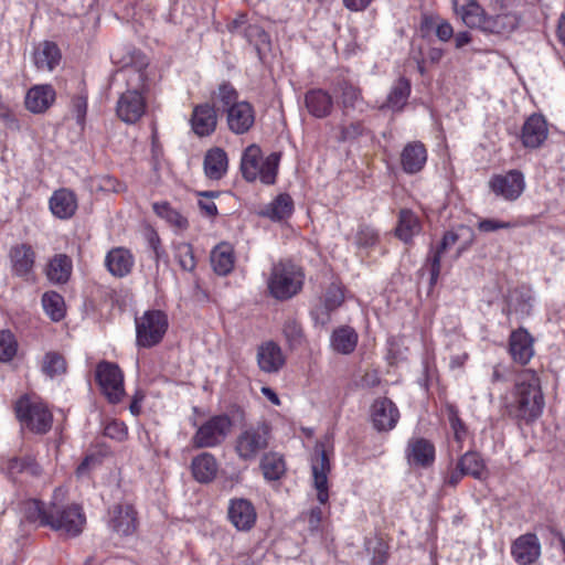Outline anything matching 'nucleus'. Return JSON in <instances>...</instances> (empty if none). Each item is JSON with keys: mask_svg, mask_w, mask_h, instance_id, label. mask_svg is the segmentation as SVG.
<instances>
[{"mask_svg": "<svg viewBox=\"0 0 565 565\" xmlns=\"http://www.w3.org/2000/svg\"><path fill=\"white\" fill-rule=\"evenodd\" d=\"M46 278L55 285L66 284L73 273V260L66 254H55L44 268Z\"/></svg>", "mask_w": 565, "mask_h": 565, "instance_id": "obj_30", "label": "nucleus"}, {"mask_svg": "<svg viewBox=\"0 0 565 565\" xmlns=\"http://www.w3.org/2000/svg\"><path fill=\"white\" fill-rule=\"evenodd\" d=\"M56 92L50 84L32 86L25 95V108L33 114L45 113L55 102Z\"/></svg>", "mask_w": 565, "mask_h": 565, "instance_id": "obj_26", "label": "nucleus"}, {"mask_svg": "<svg viewBox=\"0 0 565 565\" xmlns=\"http://www.w3.org/2000/svg\"><path fill=\"white\" fill-rule=\"evenodd\" d=\"M271 428L268 423L259 422L241 430L234 440V450L239 460L254 461L269 446Z\"/></svg>", "mask_w": 565, "mask_h": 565, "instance_id": "obj_7", "label": "nucleus"}, {"mask_svg": "<svg viewBox=\"0 0 565 565\" xmlns=\"http://www.w3.org/2000/svg\"><path fill=\"white\" fill-rule=\"evenodd\" d=\"M148 64L145 55L136 53L131 56V62L119 70L126 81L127 90L117 100L116 114L126 124H136L146 114Z\"/></svg>", "mask_w": 565, "mask_h": 565, "instance_id": "obj_2", "label": "nucleus"}, {"mask_svg": "<svg viewBox=\"0 0 565 565\" xmlns=\"http://www.w3.org/2000/svg\"><path fill=\"white\" fill-rule=\"evenodd\" d=\"M455 13L469 29H479L484 32L488 14L477 0H452Z\"/></svg>", "mask_w": 565, "mask_h": 565, "instance_id": "obj_20", "label": "nucleus"}, {"mask_svg": "<svg viewBox=\"0 0 565 565\" xmlns=\"http://www.w3.org/2000/svg\"><path fill=\"white\" fill-rule=\"evenodd\" d=\"M359 341L356 331L349 326L337 328L331 334V347L340 354L352 353Z\"/></svg>", "mask_w": 565, "mask_h": 565, "instance_id": "obj_37", "label": "nucleus"}, {"mask_svg": "<svg viewBox=\"0 0 565 565\" xmlns=\"http://www.w3.org/2000/svg\"><path fill=\"white\" fill-rule=\"evenodd\" d=\"M135 257L126 247H114L105 257V267L116 278L128 276L134 268Z\"/></svg>", "mask_w": 565, "mask_h": 565, "instance_id": "obj_28", "label": "nucleus"}, {"mask_svg": "<svg viewBox=\"0 0 565 565\" xmlns=\"http://www.w3.org/2000/svg\"><path fill=\"white\" fill-rule=\"evenodd\" d=\"M18 343L10 331H0V362L11 361L17 354Z\"/></svg>", "mask_w": 565, "mask_h": 565, "instance_id": "obj_55", "label": "nucleus"}, {"mask_svg": "<svg viewBox=\"0 0 565 565\" xmlns=\"http://www.w3.org/2000/svg\"><path fill=\"white\" fill-rule=\"evenodd\" d=\"M260 469L267 481H277L284 477L286 463L281 455L268 452L260 460Z\"/></svg>", "mask_w": 565, "mask_h": 565, "instance_id": "obj_44", "label": "nucleus"}, {"mask_svg": "<svg viewBox=\"0 0 565 565\" xmlns=\"http://www.w3.org/2000/svg\"><path fill=\"white\" fill-rule=\"evenodd\" d=\"M545 408V397L539 373L524 369L516 373L512 388L504 398V415L519 427L533 425Z\"/></svg>", "mask_w": 565, "mask_h": 565, "instance_id": "obj_1", "label": "nucleus"}, {"mask_svg": "<svg viewBox=\"0 0 565 565\" xmlns=\"http://www.w3.org/2000/svg\"><path fill=\"white\" fill-rule=\"evenodd\" d=\"M371 419L373 427L377 431H388L396 426L399 419V412L391 399L380 397L372 404Z\"/></svg>", "mask_w": 565, "mask_h": 565, "instance_id": "obj_18", "label": "nucleus"}, {"mask_svg": "<svg viewBox=\"0 0 565 565\" xmlns=\"http://www.w3.org/2000/svg\"><path fill=\"white\" fill-rule=\"evenodd\" d=\"M455 47L457 50L462 49L463 46L470 44L472 42V35L468 31H460L454 34Z\"/></svg>", "mask_w": 565, "mask_h": 565, "instance_id": "obj_64", "label": "nucleus"}, {"mask_svg": "<svg viewBox=\"0 0 565 565\" xmlns=\"http://www.w3.org/2000/svg\"><path fill=\"white\" fill-rule=\"evenodd\" d=\"M511 554L520 565H530L536 562L541 555L537 536L533 533L519 536L511 545Z\"/></svg>", "mask_w": 565, "mask_h": 565, "instance_id": "obj_22", "label": "nucleus"}, {"mask_svg": "<svg viewBox=\"0 0 565 565\" xmlns=\"http://www.w3.org/2000/svg\"><path fill=\"white\" fill-rule=\"evenodd\" d=\"M535 339L523 327L512 330L508 338V353L513 363L525 366L535 354Z\"/></svg>", "mask_w": 565, "mask_h": 565, "instance_id": "obj_14", "label": "nucleus"}, {"mask_svg": "<svg viewBox=\"0 0 565 565\" xmlns=\"http://www.w3.org/2000/svg\"><path fill=\"white\" fill-rule=\"evenodd\" d=\"M33 60L39 70L52 71L61 60L60 49L53 42L40 43L35 47Z\"/></svg>", "mask_w": 565, "mask_h": 565, "instance_id": "obj_40", "label": "nucleus"}, {"mask_svg": "<svg viewBox=\"0 0 565 565\" xmlns=\"http://www.w3.org/2000/svg\"><path fill=\"white\" fill-rule=\"evenodd\" d=\"M286 362V358L278 344L273 341L263 343L257 351V363L266 373L278 372Z\"/></svg>", "mask_w": 565, "mask_h": 565, "instance_id": "obj_31", "label": "nucleus"}, {"mask_svg": "<svg viewBox=\"0 0 565 565\" xmlns=\"http://www.w3.org/2000/svg\"><path fill=\"white\" fill-rule=\"evenodd\" d=\"M294 212V200L289 194L277 195L270 203L265 205L259 215L274 222H280L289 218Z\"/></svg>", "mask_w": 565, "mask_h": 565, "instance_id": "obj_35", "label": "nucleus"}, {"mask_svg": "<svg viewBox=\"0 0 565 565\" xmlns=\"http://www.w3.org/2000/svg\"><path fill=\"white\" fill-rule=\"evenodd\" d=\"M72 113L76 116L77 122L83 125L87 114V94L81 92L74 95L71 100Z\"/></svg>", "mask_w": 565, "mask_h": 565, "instance_id": "obj_56", "label": "nucleus"}, {"mask_svg": "<svg viewBox=\"0 0 565 565\" xmlns=\"http://www.w3.org/2000/svg\"><path fill=\"white\" fill-rule=\"evenodd\" d=\"M95 379L102 393L109 403H119L124 395V374L120 367L108 361H102L96 365Z\"/></svg>", "mask_w": 565, "mask_h": 565, "instance_id": "obj_11", "label": "nucleus"}, {"mask_svg": "<svg viewBox=\"0 0 565 565\" xmlns=\"http://www.w3.org/2000/svg\"><path fill=\"white\" fill-rule=\"evenodd\" d=\"M280 153L273 152L263 158L262 149L257 145L248 146L241 161L243 177L247 181L260 180L264 184H274L276 182Z\"/></svg>", "mask_w": 565, "mask_h": 565, "instance_id": "obj_5", "label": "nucleus"}, {"mask_svg": "<svg viewBox=\"0 0 565 565\" xmlns=\"http://www.w3.org/2000/svg\"><path fill=\"white\" fill-rule=\"evenodd\" d=\"M488 185L495 196L513 202L523 194L526 183L523 173L518 169H512L492 174Z\"/></svg>", "mask_w": 565, "mask_h": 565, "instance_id": "obj_12", "label": "nucleus"}, {"mask_svg": "<svg viewBox=\"0 0 565 565\" xmlns=\"http://www.w3.org/2000/svg\"><path fill=\"white\" fill-rule=\"evenodd\" d=\"M427 161V149L420 141L408 142L401 153L404 172L414 174L423 170Z\"/></svg>", "mask_w": 565, "mask_h": 565, "instance_id": "obj_29", "label": "nucleus"}, {"mask_svg": "<svg viewBox=\"0 0 565 565\" xmlns=\"http://www.w3.org/2000/svg\"><path fill=\"white\" fill-rule=\"evenodd\" d=\"M255 117L254 106L246 100H241L226 111L227 127L233 134H246L253 128Z\"/></svg>", "mask_w": 565, "mask_h": 565, "instance_id": "obj_19", "label": "nucleus"}, {"mask_svg": "<svg viewBox=\"0 0 565 565\" xmlns=\"http://www.w3.org/2000/svg\"><path fill=\"white\" fill-rule=\"evenodd\" d=\"M174 258L183 270L192 271L196 266L192 245L179 243L174 247Z\"/></svg>", "mask_w": 565, "mask_h": 565, "instance_id": "obj_51", "label": "nucleus"}, {"mask_svg": "<svg viewBox=\"0 0 565 565\" xmlns=\"http://www.w3.org/2000/svg\"><path fill=\"white\" fill-rule=\"evenodd\" d=\"M327 521L324 511L319 508H312L309 512L308 524L311 532L322 531Z\"/></svg>", "mask_w": 565, "mask_h": 565, "instance_id": "obj_60", "label": "nucleus"}, {"mask_svg": "<svg viewBox=\"0 0 565 565\" xmlns=\"http://www.w3.org/2000/svg\"><path fill=\"white\" fill-rule=\"evenodd\" d=\"M519 24V18L513 12H502L497 15H489L486 22L484 32L505 34L516 29Z\"/></svg>", "mask_w": 565, "mask_h": 565, "instance_id": "obj_43", "label": "nucleus"}, {"mask_svg": "<svg viewBox=\"0 0 565 565\" xmlns=\"http://www.w3.org/2000/svg\"><path fill=\"white\" fill-rule=\"evenodd\" d=\"M423 225L419 216L409 209L398 212L395 236L405 244H412L413 238L422 232Z\"/></svg>", "mask_w": 565, "mask_h": 565, "instance_id": "obj_32", "label": "nucleus"}, {"mask_svg": "<svg viewBox=\"0 0 565 565\" xmlns=\"http://www.w3.org/2000/svg\"><path fill=\"white\" fill-rule=\"evenodd\" d=\"M458 463L466 476L478 480H486L489 477L487 465L477 451H467L459 458Z\"/></svg>", "mask_w": 565, "mask_h": 565, "instance_id": "obj_41", "label": "nucleus"}, {"mask_svg": "<svg viewBox=\"0 0 565 565\" xmlns=\"http://www.w3.org/2000/svg\"><path fill=\"white\" fill-rule=\"evenodd\" d=\"M12 275L21 278L24 282L34 284L36 281L35 263L36 253L31 244L18 243L11 246L9 250Z\"/></svg>", "mask_w": 565, "mask_h": 565, "instance_id": "obj_13", "label": "nucleus"}, {"mask_svg": "<svg viewBox=\"0 0 565 565\" xmlns=\"http://www.w3.org/2000/svg\"><path fill=\"white\" fill-rule=\"evenodd\" d=\"M232 427L233 420L228 415H214L198 427L191 444L198 449L217 447L226 439Z\"/></svg>", "mask_w": 565, "mask_h": 565, "instance_id": "obj_9", "label": "nucleus"}, {"mask_svg": "<svg viewBox=\"0 0 565 565\" xmlns=\"http://www.w3.org/2000/svg\"><path fill=\"white\" fill-rule=\"evenodd\" d=\"M321 307H318L315 311V318L322 324L330 321V316L344 302V289L341 282L332 281L324 290L321 296Z\"/></svg>", "mask_w": 565, "mask_h": 565, "instance_id": "obj_21", "label": "nucleus"}, {"mask_svg": "<svg viewBox=\"0 0 565 565\" xmlns=\"http://www.w3.org/2000/svg\"><path fill=\"white\" fill-rule=\"evenodd\" d=\"M358 241L363 245H374L379 241V235L372 228L362 227L358 232Z\"/></svg>", "mask_w": 565, "mask_h": 565, "instance_id": "obj_63", "label": "nucleus"}, {"mask_svg": "<svg viewBox=\"0 0 565 565\" xmlns=\"http://www.w3.org/2000/svg\"><path fill=\"white\" fill-rule=\"evenodd\" d=\"M390 542L383 535L376 537L375 545L371 548L372 556L370 559L371 565H385L390 558Z\"/></svg>", "mask_w": 565, "mask_h": 565, "instance_id": "obj_54", "label": "nucleus"}, {"mask_svg": "<svg viewBox=\"0 0 565 565\" xmlns=\"http://www.w3.org/2000/svg\"><path fill=\"white\" fill-rule=\"evenodd\" d=\"M67 493L68 491L64 487H58L54 490L45 523L53 531L68 537H75L84 531L86 515L81 504L75 502L64 503Z\"/></svg>", "mask_w": 565, "mask_h": 565, "instance_id": "obj_3", "label": "nucleus"}, {"mask_svg": "<svg viewBox=\"0 0 565 565\" xmlns=\"http://www.w3.org/2000/svg\"><path fill=\"white\" fill-rule=\"evenodd\" d=\"M458 234L454 231H448L444 234L440 245L431 252L428 256L427 262L429 264L430 271V281L431 284H436L441 269V256L450 247H452L458 242Z\"/></svg>", "mask_w": 565, "mask_h": 565, "instance_id": "obj_38", "label": "nucleus"}, {"mask_svg": "<svg viewBox=\"0 0 565 565\" xmlns=\"http://www.w3.org/2000/svg\"><path fill=\"white\" fill-rule=\"evenodd\" d=\"M361 98V89L350 83L341 86V103L344 110L354 107L355 103Z\"/></svg>", "mask_w": 565, "mask_h": 565, "instance_id": "obj_57", "label": "nucleus"}, {"mask_svg": "<svg viewBox=\"0 0 565 565\" xmlns=\"http://www.w3.org/2000/svg\"><path fill=\"white\" fill-rule=\"evenodd\" d=\"M217 469L216 458L210 452L195 456L191 462L193 478L201 483L211 482L216 477Z\"/></svg>", "mask_w": 565, "mask_h": 565, "instance_id": "obj_34", "label": "nucleus"}, {"mask_svg": "<svg viewBox=\"0 0 565 565\" xmlns=\"http://www.w3.org/2000/svg\"><path fill=\"white\" fill-rule=\"evenodd\" d=\"M405 457L413 468L427 469L435 463L436 448L431 440L415 436L406 445Z\"/></svg>", "mask_w": 565, "mask_h": 565, "instance_id": "obj_15", "label": "nucleus"}, {"mask_svg": "<svg viewBox=\"0 0 565 565\" xmlns=\"http://www.w3.org/2000/svg\"><path fill=\"white\" fill-rule=\"evenodd\" d=\"M227 516L238 531H249L256 524L257 512L254 504L244 498L230 500Z\"/></svg>", "mask_w": 565, "mask_h": 565, "instance_id": "obj_17", "label": "nucleus"}, {"mask_svg": "<svg viewBox=\"0 0 565 565\" xmlns=\"http://www.w3.org/2000/svg\"><path fill=\"white\" fill-rule=\"evenodd\" d=\"M212 99L221 105L227 111L233 105L241 103L238 92L230 82H223L217 89L212 93Z\"/></svg>", "mask_w": 565, "mask_h": 565, "instance_id": "obj_49", "label": "nucleus"}, {"mask_svg": "<svg viewBox=\"0 0 565 565\" xmlns=\"http://www.w3.org/2000/svg\"><path fill=\"white\" fill-rule=\"evenodd\" d=\"M332 454V437L326 435L323 438L317 441L311 458L313 486L317 490V499L321 504H326L329 500L328 476L331 471L330 457Z\"/></svg>", "mask_w": 565, "mask_h": 565, "instance_id": "obj_8", "label": "nucleus"}, {"mask_svg": "<svg viewBox=\"0 0 565 565\" xmlns=\"http://www.w3.org/2000/svg\"><path fill=\"white\" fill-rule=\"evenodd\" d=\"M65 358L58 352H47L42 361V371L50 377L62 375L66 372Z\"/></svg>", "mask_w": 565, "mask_h": 565, "instance_id": "obj_50", "label": "nucleus"}, {"mask_svg": "<svg viewBox=\"0 0 565 565\" xmlns=\"http://www.w3.org/2000/svg\"><path fill=\"white\" fill-rule=\"evenodd\" d=\"M211 264L218 275L230 274L235 265L234 248L228 243H221L211 253Z\"/></svg>", "mask_w": 565, "mask_h": 565, "instance_id": "obj_36", "label": "nucleus"}, {"mask_svg": "<svg viewBox=\"0 0 565 565\" xmlns=\"http://www.w3.org/2000/svg\"><path fill=\"white\" fill-rule=\"evenodd\" d=\"M20 512L23 519L30 523H39L42 526H49L45 523L49 516V505L44 507L43 502L35 499L22 501L20 504Z\"/></svg>", "mask_w": 565, "mask_h": 565, "instance_id": "obj_45", "label": "nucleus"}, {"mask_svg": "<svg viewBox=\"0 0 565 565\" xmlns=\"http://www.w3.org/2000/svg\"><path fill=\"white\" fill-rule=\"evenodd\" d=\"M340 140L347 141L351 139H355L363 135L364 125L361 120H354L349 124H342L340 127Z\"/></svg>", "mask_w": 565, "mask_h": 565, "instance_id": "obj_58", "label": "nucleus"}, {"mask_svg": "<svg viewBox=\"0 0 565 565\" xmlns=\"http://www.w3.org/2000/svg\"><path fill=\"white\" fill-rule=\"evenodd\" d=\"M21 426L35 434L47 433L53 423V415L46 403L35 394L20 396L13 406Z\"/></svg>", "mask_w": 565, "mask_h": 565, "instance_id": "obj_4", "label": "nucleus"}, {"mask_svg": "<svg viewBox=\"0 0 565 565\" xmlns=\"http://www.w3.org/2000/svg\"><path fill=\"white\" fill-rule=\"evenodd\" d=\"M6 469L9 476L14 479L22 475L39 477L42 473V468L39 462L29 455L11 458L8 460Z\"/></svg>", "mask_w": 565, "mask_h": 565, "instance_id": "obj_42", "label": "nucleus"}, {"mask_svg": "<svg viewBox=\"0 0 565 565\" xmlns=\"http://www.w3.org/2000/svg\"><path fill=\"white\" fill-rule=\"evenodd\" d=\"M227 154L221 148L210 149L204 158V171L209 179L220 180L227 170Z\"/></svg>", "mask_w": 565, "mask_h": 565, "instance_id": "obj_39", "label": "nucleus"}, {"mask_svg": "<svg viewBox=\"0 0 565 565\" xmlns=\"http://www.w3.org/2000/svg\"><path fill=\"white\" fill-rule=\"evenodd\" d=\"M108 527L118 536H129L138 527L137 511L130 504L114 505L108 512Z\"/></svg>", "mask_w": 565, "mask_h": 565, "instance_id": "obj_16", "label": "nucleus"}, {"mask_svg": "<svg viewBox=\"0 0 565 565\" xmlns=\"http://www.w3.org/2000/svg\"><path fill=\"white\" fill-rule=\"evenodd\" d=\"M519 220L502 221L498 218H482L478 222L477 228L481 233H491L500 230H509L522 225Z\"/></svg>", "mask_w": 565, "mask_h": 565, "instance_id": "obj_53", "label": "nucleus"}, {"mask_svg": "<svg viewBox=\"0 0 565 565\" xmlns=\"http://www.w3.org/2000/svg\"><path fill=\"white\" fill-rule=\"evenodd\" d=\"M169 327L167 315L161 310H148L136 319L137 343L143 348L157 345Z\"/></svg>", "mask_w": 565, "mask_h": 565, "instance_id": "obj_10", "label": "nucleus"}, {"mask_svg": "<svg viewBox=\"0 0 565 565\" xmlns=\"http://www.w3.org/2000/svg\"><path fill=\"white\" fill-rule=\"evenodd\" d=\"M49 207L55 217L70 220L78 209L77 195L66 188L55 190L49 200Z\"/></svg>", "mask_w": 565, "mask_h": 565, "instance_id": "obj_23", "label": "nucleus"}, {"mask_svg": "<svg viewBox=\"0 0 565 565\" xmlns=\"http://www.w3.org/2000/svg\"><path fill=\"white\" fill-rule=\"evenodd\" d=\"M93 186L100 192L122 193L127 190V185L118 179L105 174L93 179Z\"/></svg>", "mask_w": 565, "mask_h": 565, "instance_id": "obj_52", "label": "nucleus"}, {"mask_svg": "<svg viewBox=\"0 0 565 565\" xmlns=\"http://www.w3.org/2000/svg\"><path fill=\"white\" fill-rule=\"evenodd\" d=\"M104 434L109 438L122 441L127 438L128 430L122 422L111 420L105 426Z\"/></svg>", "mask_w": 565, "mask_h": 565, "instance_id": "obj_59", "label": "nucleus"}, {"mask_svg": "<svg viewBox=\"0 0 565 565\" xmlns=\"http://www.w3.org/2000/svg\"><path fill=\"white\" fill-rule=\"evenodd\" d=\"M454 34H455L454 28L448 21L443 20L440 23L437 24L436 36L440 41L448 42L450 39L454 38Z\"/></svg>", "mask_w": 565, "mask_h": 565, "instance_id": "obj_62", "label": "nucleus"}, {"mask_svg": "<svg viewBox=\"0 0 565 565\" xmlns=\"http://www.w3.org/2000/svg\"><path fill=\"white\" fill-rule=\"evenodd\" d=\"M465 472L457 462L455 467H448L447 471L444 475V486L446 487H456L461 479L465 477Z\"/></svg>", "mask_w": 565, "mask_h": 565, "instance_id": "obj_61", "label": "nucleus"}, {"mask_svg": "<svg viewBox=\"0 0 565 565\" xmlns=\"http://www.w3.org/2000/svg\"><path fill=\"white\" fill-rule=\"evenodd\" d=\"M191 127L199 137L212 135L217 126V114L213 105L205 103L196 105L191 115Z\"/></svg>", "mask_w": 565, "mask_h": 565, "instance_id": "obj_24", "label": "nucleus"}, {"mask_svg": "<svg viewBox=\"0 0 565 565\" xmlns=\"http://www.w3.org/2000/svg\"><path fill=\"white\" fill-rule=\"evenodd\" d=\"M411 94V82L401 77L392 88L387 97V107L393 110H402Z\"/></svg>", "mask_w": 565, "mask_h": 565, "instance_id": "obj_47", "label": "nucleus"}, {"mask_svg": "<svg viewBox=\"0 0 565 565\" xmlns=\"http://www.w3.org/2000/svg\"><path fill=\"white\" fill-rule=\"evenodd\" d=\"M305 107L317 119L329 117L334 108L332 95L322 88H311L305 94Z\"/></svg>", "mask_w": 565, "mask_h": 565, "instance_id": "obj_25", "label": "nucleus"}, {"mask_svg": "<svg viewBox=\"0 0 565 565\" xmlns=\"http://www.w3.org/2000/svg\"><path fill=\"white\" fill-rule=\"evenodd\" d=\"M547 124L542 115L533 114L523 124L521 141L525 148H539L546 140Z\"/></svg>", "mask_w": 565, "mask_h": 565, "instance_id": "obj_27", "label": "nucleus"}, {"mask_svg": "<svg viewBox=\"0 0 565 565\" xmlns=\"http://www.w3.org/2000/svg\"><path fill=\"white\" fill-rule=\"evenodd\" d=\"M42 306L45 313L53 321H61L65 317L66 308L64 298L56 291H46L42 296Z\"/></svg>", "mask_w": 565, "mask_h": 565, "instance_id": "obj_46", "label": "nucleus"}, {"mask_svg": "<svg viewBox=\"0 0 565 565\" xmlns=\"http://www.w3.org/2000/svg\"><path fill=\"white\" fill-rule=\"evenodd\" d=\"M302 268L290 260H281L273 266L268 289L277 300H288L300 292L303 286Z\"/></svg>", "mask_w": 565, "mask_h": 565, "instance_id": "obj_6", "label": "nucleus"}, {"mask_svg": "<svg viewBox=\"0 0 565 565\" xmlns=\"http://www.w3.org/2000/svg\"><path fill=\"white\" fill-rule=\"evenodd\" d=\"M153 212L166 220L171 226L185 230L189 226L188 220L168 202H157L152 205Z\"/></svg>", "mask_w": 565, "mask_h": 565, "instance_id": "obj_48", "label": "nucleus"}, {"mask_svg": "<svg viewBox=\"0 0 565 565\" xmlns=\"http://www.w3.org/2000/svg\"><path fill=\"white\" fill-rule=\"evenodd\" d=\"M445 414L448 419L450 430L452 433L451 448L459 452L462 450L463 443L469 436V430L466 423L461 419L459 411L456 405L447 403L445 405Z\"/></svg>", "mask_w": 565, "mask_h": 565, "instance_id": "obj_33", "label": "nucleus"}]
</instances>
